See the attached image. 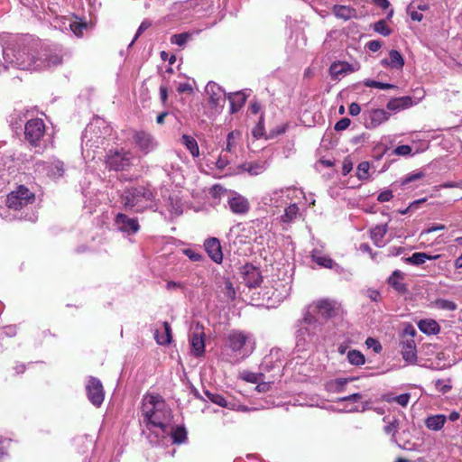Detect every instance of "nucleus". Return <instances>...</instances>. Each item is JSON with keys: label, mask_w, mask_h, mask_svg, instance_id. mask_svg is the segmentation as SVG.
I'll return each instance as SVG.
<instances>
[{"label": "nucleus", "mask_w": 462, "mask_h": 462, "mask_svg": "<svg viewBox=\"0 0 462 462\" xmlns=\"http://www.w3.org/2000/svg\"><path fill=\"white\" fill-rule=\"evenodd\" d=\"M171 418V411L165 401H159L157 411L144 418L147 430L150 431L147 439L152 444H158L161 439L166 438V434L170 432Z\"/></svg>", "instance_id": "nucleus-1"}, {"label": "nucleus", "mask_w": 462, "mask_h": 462, "mask_svg": "<svg viewBox=\"0 0 462 462\" xmlns=\"http://www.w3.org/2000/svg\"><path fill=\"white\" fill-rule=\"evenodd\" d=\"M38 60L25 46L15 51L6 47L3 50V60H0V73L9 68V65L19 69H38Z\"/></svg>", "instance_id": "nucleus-2"}, {"label": "nucleus", "mask_w": 462, "mask_h": 462, "mask_svg": "<svg viewBox=\"0 0 462 462\" xmlns=\"http://www.w3.org/2000/svg\"><path fill=\"white\" fill-rule=\"evenodd\" d=\"M154 198V192L148 187H130L124 191L122 203L125 208L142 212L152 206Z\"/></svg>", "instance_id": "nucleus-3"}, {"label": "nucleus", "mask_w": 462, "mask_h": 462, "mask_svg": "<svg viewBox=\"0 0 462 462\" xmlns=\"http://www.w3.org/2000/svg\"><path fill=\"white\" fill-rule=\"evenodd\" d=\"M228 347L237 353L242 358L249 356L254 347V340L252 335L244 331L233 330L227 337Z\"/></svg>", "instance_id": "nucleus-4"}, {"label": "nucleus", "mask_w": 462, "mask_h": 462, "mask_svg": "<svg viewBox=\"0 0 462 462\" xmlns=\"http://www.w3.org/2000/svg\"><path fill=\"white\" fill-rule=\"evenodd\" d=\"M46 126L42 119L28 120L24 125V139L34 148H41L45 134Z\"/></svg>", "instance_id": "nucleus-5"}, {"label": "nucleus", "mask_w": 462, "mask_h": 462, "mask_svg": "<svg viewBox=\"0 0 462 462\" xmlns=\"http://www.w3.org/2000/svg\"><path fill=\"white\" fill-rule=\"evenodd\" d=\"M134 154L129 151H109L106 157V164L112 171H126L133 165Z\"/></svg>", "instance_id": "nucleus-6"}, {"label": "nucleus", "mask_w": 462, "mask_h": 462, "mask_svg": "<svg viewBox=\"0 0 462 462\" xmlns=\"http://www.w3.org/2000/svg\"><path fill=\"white\" fill-rule=\"evenodd\" d=\"M104 124V121L97 119L86 127L82 135V142L86 147H99L104 143L106 137L101 132Z\"/></svg>", "instance_id": "nucleus-7"}, {"label": "nucleus", "mask_w": 462, "mask_h": 462, "mask_svg": "<svg viewBox=\"0 0 462 462\" xmlns=\"http://www.w3.org/2000/svg\"><path fill=\"white\" fill-rule=\"evenodd\" d=\"M34 201V194L26 187L19 186L15 191H12L6 199V205L9 208L19 210L24 206Z\"/></svg>", "instance_id": "nucleus-8"}, {"label": "nucleus", "mask_w": 462, "mask_h": 462, "mask_svg": "<svg viewBox=\"0 0 462 462\" xmlns=\"http://www.w3.org/2000/svg\"><path fill=\"white\" fill-rule=\"evenodd\" d=\"M319 327L317 319L308 310L300 320V328L297 332V346L307 341L306 336L310 337L315 334V329Z\"/></svg>", "instance_id": "nucleus-9"}, {"label": "nucleus", "mask_w": 462, "mask_h": 462, "mask_svg": "<svg viewBox=\"0 0 462 462\" xmlns=\"http://www.w3.org/2000/svg\"><path fill=\"white\" fill-rule=\"evenodd\" d=\"M88 400L97 407H99L105 397L102 383L99 379L90 376L86 385Z\"/></svg>", "instance_id": "nucleus-10"}, {"label": "nucleus", "mask_w": 462, "mask_h": 462, "mask_svg": "<svg viewBox=\"0 0 462 462\" xmlns=\"http://www.w3.org/2000/svg\"><path fill=\"white\" fill-rule=\"evenodd\" d=\"M133 139L136 146L143 154H148L154 151L158 146V142L154 136L144 131L135 132Z\"/></svg>", "instance_id": "nucleus-11"}, {"label": "nucleus", "mask_w": 462, "mask_h": 462, "mask_svg": "<svg viewBox=\"0 0 462 462\" xmlns=\"http://www.w3.org/2000/svg\"><path fill=\"white\" fill-rule=\"evenodd\" d=\"M227 205L232 213L245 215L250 209L249 200L241 194L230 191L227 197Z\"/></svg>", "instance_id": "nucleus-12"}, {"label": "nucleus", "mask_w": 462, "mask_h": 462, "mask_svg": "<svg viewBox=\"0 0 462 462\" xmlns=\"http://www.w3.org/2000/svg\"><path fill=\"white\" fill-rule=\"evenodd\" d=\"M389 113L384 109H372L363 113L364 125L367 129H374L389 119Z\"/></svg>", "instance_id": "nucleus-13"}, {"label": "nucleus", "mask_w": 462, "mask_h": 462, "mask_svg": "<svg viewBox=\"0 0 462 462\" xmlns=\"http://www.w3.org/2000/svg\"><path fill=\"white\" fill-rule=\"evenodd\" d=\"M243 282L248 288H256L263 282L259 269L251 263H246L241 268Z\"/></svg>", "instance_id": "nucleus-14"}, {"label": "nucleus", "mask_w": 462, "mask_h": 462, "mask_svg": "<svg viewBox=\"0 0 462 462\" xmlns=\"http://www.w3.org/2000/svg\"><path fill=\"white\" fill-rule=\"evenodd\" d=\"M206 93L208 95L209 104L214 108H223L224 104L221 101H225L223 96H225L224 90L219 85L215 82H208L206 86Z\"/></svg>", "instance_id": "nucleus-15"}, {"label": "nucleus", "mask_w": 462, "mask_h": 462, "mask_svg": "<svg viewBox=\"0 0 462 462\" xmlns=\"http://www.w3.org/2000/svg\"><path fill=\"white\" fill-rule=\"evenodd\" d=\"M116 225L120 231L128 235L135 234L140 228L136 218H131L123 213L116 215Z\"/></svg>", "instance_id": "nucleus-16"}, {"label": "nucleus", "mask_w": 462, "mask_h": 462, "mask_svg": "<svg viewBox=\"0 0 462 462\" xmlns=\"http://www.w3.org/2000/svg\"><path fill=\"white\" fill-rule=\"evenodd\" d=\"M38 69H51L62 63V57L59 53L52 52L51 51H44L41 57L37 58Z\"/></svg>", "instance_id": "nucleus-17"}, {"label": "nucleus", "mask_w": 462, "mask_h": 462, "mask_svg": "<svg viewBox=\"0 0 462 462\" xmlns=\"http://www.w3.org/2000/svg\"><path fill=\"white\" fill-rule=\"evenodd\" d=\"M190 345L191 350L196 356H200L204 354V332L202 331V328H200L199 324H197L192 334L190 335Z\"/></svg>", "instance_id": "nucleus-18"}, {"label": "nucleus", "mask_w": 462, "mask_h": 462, "mask_svg": "<svg viewBox=\"0 0 462 462\" xmlns=\"http://www.w3.org/2000/svg\"><path fill=\"white\" fill-rule=\"evenodd\" d=\"M204 247L208 256L217 263H220L223 260V253L220 242L217 238L211 237L205 241Z\"/></svg>", "instance_id": "nucleus-19"}, {"label": "nucleus", "mask_w": 462, "mask_h": 462, "mask_svg": "<svg viewBox=\"0 0 462 462\" xmlns=\"http://www.w3.org/2000/svg\"><path fill=\"white\" fill-rule=\"evenodd\" d=\"M47 171V174L52 178H59L63 175L64 164L60 161H56L51 165H48L45 162H37L35 163V171L41 172L42 171Z\"/></svg>", "instance_id": "nucleus-20"}, {"label": "nucleus", "mask_w": 462, "mask_h": 462, "mask_svg": "<svg viewBox=\"0 0 462 462\" xmlns=\"http://www.w3.org/2000/svg\"><path fill=\"white\" fill-rule=\"evenodd\" d=\"M159 401H164L160 395L148 394L143 397L142 413L144 418L157 411Z\"/></svg>", "instance_id": "nucleus-21"}, {"label": "nucleus", "mask_w": 462, "mask_h": 462, "mask_svg": "<svg viewBox=\"0 0 462 462\" xmlns=\"http://www.w3.org/2000/svg\"><path fill=\"white\" fill-rule=\"evenodd\" d=\"M404 273L400 270L393 272L387 279L388 284L393 287L398 293L404 294L408 291V286L403 282Z\"/></svg>", "instance_id": "nucleus-22"}, {"label": "nucleus", "mask_w": 462, "mask_h": 462, "mask_svg": "<svg viewBox=\"0 0 462 462\" xmlns=\"http://www.w3.org/2000/svg\"><path fill=\"white\" fill-rule=\"evenodd\" d=\"M312 261L315 262L321 267L333 269L337 273H340L343 272V268L338 265L332 258L327 255H321L318 254V251H313L311 254Z\"/></svg>", "instance_id": "nucleus-23"}, {"label": "nucleus", "mask_w": 462, "mask_h": 462, "mask_svg": "<svg viewBox=\"0 0 462 462\" xmlns=\"http://www.w3.org/2000/svg\"><path fill=\"white\" fill-rule=\"evenodd\" d=\"M227 98L230 102V113L235 114L243 107L246 101L247 95L244 91H237L229 93Z\"/></svg>", "instance_id": "nucleus-24"}, {"label": "nucleus", "mask_w": 462, "mask_h": 462, "mask_svg": "<svg viewBox=\"0 0 462 462\" xmlns=\"http://www.w3.org/2000/svg\"><path fill=\"white\" fill-rule=\"evenodd\" d=\"M318 313L324 319H329L335 315V302L328 300H318L315 304Z\"/></svg>", "instance_id": "nucleus-25"}, {"label": "nucleus", "mask_w": 462, "mask_h": 462, "mask_svg": "<svg viewBox=\"0 0 462 462\" xmlns=\"http://www.w3.org/2000/svg\"><path fill=\"white\" fill-rule=\"evenodd\" d=\"M413 105L412 99L411 97H401L392 98L386 105V107L392 111H399L405 108H408Z\"/></svg>", "instance_id": "nucleus-26"}, {"label": "nucleus", "mask_w": 462, "mask_h": 462, "mask_svg": "<svg viewBox=\"0 0 462 462\" xmlns=\"http://www.w3.org/2000/svg\"><path fill=\"white\" fill-rule=\"evenodd\" d=\"M381 63L383 66H388L394 69H402L404 65V60L398 51L392 50L389 52V59L383 60Z\"/></svg>", "instance_id": "nucleus-27"}, {"label": "nucleus", "mask_w": 462, "mask_h": 462, "mask_svg": "<svg viewBox=\"0 0 462 462\" xmlns=\"http://www.w3.org/2000/svg\"><path fill=\"white\" fill-rule=\"evenodd\" d=\"M354 378H337L326 383L325 388L330 393H341L344 391L347 383L352 382Z\"/></svg>", "instance_id": "nucleus-28"}, {"label": "nucleus", "mask_w": 462, "mask_h": 462, "mask_svg": "<svg viewBox=\"0 0 462 462\" xmlns=\"http://www.w3.org/2000/svg\"><path fill=\"white\" fill-rule=\"evenodd\" d=\"M332 12L336 17L343 20H348L356 16V9L347 5H336L333 6Z\"/></svg>", "instance_id": "nucleus-29"}, {"label": "nucleus", "mask_w": 462, "mask_h": 462, "mask_svg": "<svg viewBox=\"0 0 462 462\" xmlns=\"http://www.w3.org/2000/svg\"><path fill=\"white\" fill-rule=\"evenodd\" d=\"M387 230H388L387 224L378 225L371 229V232H370L371 238L376 246L381 247L383 245V238L385 236V234L387 233Z\"/></svg>", "instance_id": "nucleus-30"}, {"label": "nucleus", "mask_w": 462, "mask_h": 462, "mask_svg": "<svg viewBox=\"0 0 462 462\" xmlns=\"http://www.w3.org/2000/svg\"><path fill=\"white\" fill-rule=\"evenodd\" d=\"M167 436H171L172 439V442L175 444L184 443L187 439V430L182 426H178L173 428L170 424V432L166 434Z\"/></svg>", "instance_id": "nucleus-31"}, {"label": "nucleus", "mask_w": 462, "mask_h": 462, "mask_svg": "<svg viewBox=\"0 0 462 462\" xmlns=\"http://www.w3.org/2000/svg\"><path fill=\"white\" fill-rule=\"evenodd\" d=\"M402 358L409 362L413 363L417 358L416 346L413 340H408L402 346Z\"/></svg>", "instance_id": "nucleus-32"}, {"label": "nucleus", "mask_w": 462, "mask_h": 462, "mask_svg": "<svg viewBox=\"0 0 462 462\" xmlns=\"http://www.w3.org/2000/svg\"><path fill=\"white\" fill-rule=\"evenodd\" d=\"M446 422V416L442 414L432 415L426 419L425 425L431 430H439Z\"/></svg>", "instance_id": "nucleus-33"}, {"label": "nucleus", "mask_w": 462, "mask_h": 462, "mask_svg": "<svg viewBox=\"0 0 462 462\" xmlns=\"http://www.w3.org/2000/svg\"><path fill=\"white\" fill-rule=\"evenodd\" d=\"M180 143L189 150L193 157L199 155V148L196 139L190 135L183 134L180 138Z\"/></svg>", "instance_id": "nucleus-34"}, {"label": "nucleus", "mask_w": 462, "mask_h": 462, "mask_svg": "<svg viewBox=\"0 0 462 462\" xmlns=\"http://www.w3.org/2000/svg\"><path fill=\"white\" fill-rule=\"evenodd\" d=\"M421 332L428 335H435L439 331V324L433 319H423L418 324Z\"/></svg>", "instance_id": "nucleus-35"}, {"label": "nucleus", "mask_w": 462, "mask_h": 462, "mask_svg": "<svg viewBox=\"0 0 462 462\" xmlns=\"http://www.w3.org/2000/svg\"><path fill=\"white\" fill-rule=\"evenodd\" d=\"M439 255H430L426 253H414L411 256L406 258V262L413 265H420L427 260H435Z\"/></svg>", "instance_id": "nucleus-36"}, {"label": "nucleus", "mask_w": 462, "mask_h": 462, "mask_svg": "<svg viewBox=\"0 0 462 462\" xmlns=\"http://www.w3.org/2000/svg\"><path fill=\"white\" fill-rule=\"evenodd\" d=\"M164 332L162 334L155 333V339L159 345H168L171 341V328L168 322H163Z\"/></svg>", "instance_id": "nucleus-37"}, {"label": "nucleus", "mask_w": 462, "mask_h": 462, "mask_svg": "<svg viewBox=\"0 0 462 462\" xmlns=\"http://www.w3.org/2000/svg\"><path fill=\"white\" fill-rule=\"evenodd\" d=\"M283 196V189H274L272 192L266 194L263 198V201L265 205L275 206L279 205L280 199Z\"/></svg>", "instance_id": "nucleus-38"}, {"label": "nucleus", "mask_w": 462, "mask_h": 462, "mask_svg": "<svg viewBox=\"0 0 462 462\" xmlns=\"http://www.w3.org/2000/svg\"><path fill=\"white\" fill-rule=\"evenodd\" d=\"M299 215V207L296 204H291L284 210V214L281 217L282 221L284 223L293 222Z\"/></svg>", "instance_id": "nucleus-39"}, {"label": "nucleus", "mask_w": 462, "mask_h": 462, "mask_svg": "<svg viewBox=\"0 0 462 462\" xmlns=\"http://www.w3.org/2000/svg\"><path fill=\"white\" fill-rule=\"evenodd\" d=\"M383 421L387 423L384 427V432L386 434H390L393 436V439H395V434L397 433L400 428V420L397 418H393L390 420L389 417H384Z\"/></svg>", "instance_id": "nucleus-40"}, {"label": "nucleus", "mask_w": 462, "mask_h": 462, "mask_svg": "<svg viewBox=\"0 0 462 462\" xmlns=\"http://www.w3.org/2000/svg\"><path fill=\"white\" fill-rule=\"evenodd\" d=\"M206 394L208 396V398L214 403L221 406V407H225V408H229V409H233V406L234 404H231L229 403L224 396L220 395V394H217V393H209V392H206Z\"/></svg>", "instance_id": "nucleus-41"}, {"label": "nucleus", "mask_w": 462, "mask_h": 462, "mask_svg": "<svg viewBox=\"0 0 462 462\" xmlns=\"http://www.w3.org/2000/svg\"><path fill=\"white\" fill-rule=\"evenodd\" d=\"M347 360L351 365H362L365 364V356L358 350H350L347 353Z\"/></svg>", "instance_id": "nucleus-42"}, {"label": "nucleus", "mask_w": 462, "mask_h": 462, "mask_svg": "<svg viewBox=\"0 0 462 462\" xmlns=\"http://www.w3.org/2000/svg\"><path fill=\"white\" fill-rule=\"evenodd\" d=\"M191 36L192 34L189 32L174 34L171 38V42L182 47L191 39Z\"/></svg>", "instance_id": "nucleus-43"}, {"label": "nucleus", "mask_w": 462, "mask_h": 462, "mask_svg": "<svg viewBox=\"0 0 462 462\" xmlns=\"http://www.w3.org/2000/svg\"><path fill=\"white\" fill-rule=\"evenodd\" d=\"M243 168L251 175H258L264 171V165L259 162H250L243 165Z\"/></svg>", "instance_id": "nucleus-44"}, {"label": "nucleus", "mask_w": 462, "mask_h": 462, "mask_svg": "<svg viewBox=\"0 0 462 462\" xmlns=\"http://www.w3.org/2000/svg\"><path fill=\"white\" fill-rule=\"evenodd\" d=\"M364 85L368 88H380V89H393V88H397L396 86H394L393 84L383 83V82H379V81H376L374 79H365L364 81Z\"/></svg>", "instance_id": "nucleus-45"}, {"label": "nucleus", "mask_w": 462, "mask_h": 462, "mask_svg": "<svg viewBox=\"0 0 462 462\" xmlns=\"http://www.w3.org/2000/svg\"><path fill=\"white\" fill-rule=\"evenodd\" d=\"M434 304L438 309L451 310V311L457 310V305L454 301L448 300H444V299L436 300Z\"/></svg>", "instance_id": "nucleus-46"}, {"label": "nucleus", "mask_w": 462, "mask_h": 462, "mask_svg": "<svg viewBox=\"0 0 462 462\" xmlns=\"http://www.w3.org/2000/svg\"><path fill=\"white\" fill-rule=\"evenodd\" d=\"M370 165L368 162H362L358 164L356 169V175L359 180H366L368 178V171Z\"/></svg>", "instance_id": "nucleus-47"}, {"label": "nucleus", "mask_w": 462, "mask_h": 462, "mask_svg": "<svg viewBox=\"0 0 462 462\" xmlns=\"http://www.w3.org/2000/svg\"><path fill=\"white\" fill-rule=\"evenodd\" d=\"M374 30L383 36H388L391 34V29L387 26L384 20L376 22L374 24Z\"/></svg>", "instance_id": "nucleus-48"}, {"label": "nucleus", "mask_w": 462, "mask_h": 462, "mask_svg": "<svg viewBox=\"0 0 462 462\" xmlns=\"http://www.w3.org/2000/svg\"><path fill=\"white\" fill-rule=\"evenodd\" d=\"M252 134L254 138L259 139L264 135V119L263 116H260L259 122L253 128Z\"/></svg>", "instance_id": "nucleus-49"}, {"label": "nucleus", "mask_w": 462, "mask_h": 462, "mask_svg": "<svg viewBox=\"0 0 462 462\" xmlns=\"http://www.w3.org/2000/svg\"><path fill=\"white\" fill-rule=\"evenodd\" d=\"M424 177V173L422 171H413L405 176L401 181L402 185H407L412 181L420 180Z\"/></svg>", "instance_id": "nucleus-50"}, {"label": "nucleus", "mask_w": 462, "mask_h": 462, "mask_svg": "<svg viewBox=\"0 0 462 462\" xmlns=\"http://www.w3.org/2000/svg\"><path fill=\"white\" fill-rule=\"evenodd\" d=\"M240 135V133L239 132H230L228 134H227V138H226V149L223 151V152H232V149L233 147L235 146V138L236 137H238Z\"/></svg>", "instance_id": "nucleus-51"}, {"label": "nucleus", "mask_w": 462, "mask_h": 462, "mask_svg": "<svg viewBox=\"0 0 462 462\" xmlns=\"http://www.w3.org/2000/svg\"><path fill=\"white\" fill-rule=\"evenodd\" d=\"M183 254L192 262H199L203 259V256L199 252L190 248L184 249Z\"/></svg>", "instance_id": "nucleus-52"}, {"label": "nucleus", "mask_w": 462, "mask_h": 462, "mask_svg": "<svg viewBox=\"0 0 462 462\" xmlns=\"http://www.w3.org/2000/svg\"><path fill=\"white\" fill-rule=\"evenodd\" d=\"M411 151L412 150L410 145L403 144V145H400V146L396 147L393 150V153L395 155H398V156H407V155L411 154Z\"/></svg>", "instance_id": "nucleus-53"}, {"label": "nucleus", "mask_w": 462, "mask_h": 462, "mask_svg": "<svg viewBox=\"0 0 462 462\" xmlns=\"http://www.w3.org/2000/svg\"><path fill=\"white\" fill-rule=\"evenodd\" d=\"M435 386L436 389L442 393H446L451 389V385L441 379H439L435 382Z\"/></svg>", "instance_id": "nucleus-54"}, {"label": "nucleus", "mask_w": 462, "mask_h": 462, "mask_svg": "<svg viewBox=\"0 0 462 462\" xmlns=\"http://www.w3.org/2000/svg\"><path fill=\"white\" fill-rule=\"evenodd\" d=\"M224 293L231 300H234L236 297V291L233 287V284L230 281L225 282Z\"/></svg>", "instance_id": "nucleus-55"}, {"label": "nucleus", "mask_w": 462, "mask_h": 462, "mask_svg": "<svg viewBox=\"0 0 462 462\" xmlns=\"http://www.w3.org/2000/svg\"><path fill=\"white\" fill-rule=\"evenodd\" d=\"M365 345L369 347V348H373L374 352L376 353H379L381 350H382V346L381 344L374 338H372V337H368L366 340H365Z\"/></svg>", "instance_id": "nucleus-56"}, {"label": "nucleus", "mask_w": 462, "mask_h": 462, "mask_svg": "<svg viewBox=\"0 0 462 462\" xmlns=\"http://www.w3.org/2000/svg\"><path fill=\"white\" fill-rule=\"evenodd\" d=\"M345 65L339 63H333L330 67V73L333 77H338L339 75H343L344 69H342Z\"/></svg>", "instance_id": "nucleus-57"}, {"label": "nucleus", "mask_w": 462, "mask_h": 462, "mask_svg": "<svg viewBox=\"0 0 462 462\" xmlns=\"http://www.w3.org/2000/svg\"><path fill=\"white\" fill-rule=\"evenodd\" d=\"M350 123L351 121L349 118L344 117L336 123L334 129L336 131H343L349 126Z\"/></svg>", "instance_id": "nucleus-58"}, {"label": "nucleus", "mask_w": 462, "mask_h": 462, "mask_svg": "<svg viewBox=\"0 0 462 462\" xmlns=\"http://www.w3.org/2000/svg\"><path fill=\"white\" fill-rule=\"evenodd\" d=\"M411 399L410 393H402L398 396L394 397V402H396L398 404H400L402 407L407 406L409 401Z\"/></svg>", "instance_id": "nucleus-59"}, {"label": "nucleus", "mask_w": 462, "mask_h": 462, "mask_svg": "<svg viewBox=\"0 0 462 462\" xmlns=\"http://www.w3.org/2000/svg\"><path fill=\"white\" fill-rule=\"evenodd\" d=\"M229 163L228 157L226 156V152H222L217 161V167L218 169H224Z\"/></svg>", "instance_id": "nucleus-60"}, {"label": "nucleus", "mask_w": 462, "mask_h": 462, "mask_svg": "<svg viewBox=\"0 0 462 462\" xmlns=\"http://www.w3.org/2000/svg\"><path fill=\"white\" fill-rule=\"evenodd\" d=\"M151 25L152 23L149 20H143L137 30L134 41L136 40L139 37V35H141L144 31H146Z\"/></svg>", "instance_id": "nucleus-61"}, {"label": "nucleus", "mask_w": 462, "mask_h": 462, "mask_svg": "<svg viewBox=\"0 0 462 462\" xmlns=\"http://www.w3.org/2000/svg\"><path fill=\"white\" fill-rule=\"evenodd\" d=\"M353 169V162L349 158H346L342 165V174L347 175Z\"/></svg>", "instance_id": "nucleus-62"}, {"label": "nucleus", "mask_w": 462, "mask_h": 462, "mask_svg": "<svg viewBox=\"0 0 462 462\" xmlns=\"http://www.w3.org/2000/svg\"><path fill=\"white\" fill-rule=\"evenodd\" d=\"M393 197V192L391 190H384L378 195L377 200L380 202H386L390 201Z\"/></svg>", "instance_id": "nucleus-63"}, {"label": "nucleus", "mask_w": 462, "mask_h": 462, "mask_svg": "<svg viewBox=\"0 0 462 462\" xmlns=\"http://www.w3.org/2000/svg\"><path fill=\"white\" fill-rule=\"evenodd\" d=\"M366 46L369 49V51L375 52L381 49L382 42L377 41V40H373V41L368 42L366 43Z\"/></svg>", "instance_id": "nucleus-64"}]
</instances>
